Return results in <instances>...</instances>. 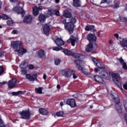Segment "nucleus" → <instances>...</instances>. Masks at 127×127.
I'll return each mask as SVG.
<instances>
[{
	"mask_svg": "<svg viewBox=\"0 0 127 127\" xmlns=\"http://www.w3.org/2000/svg\"><path fill=\"white\" fill-rule=\"evenodd\" d=\"M120 19L121 22H127V18L124 16H120Z\"/></svg>",
	"mask_w": 127,
	"mask_h": 127,
	"instance_id": "34",
	"label": "nucleus"
},
{
	"mask_svg": "<svg viewBox=\"0 0 127 127\" xmlns=\"http://www.w3.org/2000/svg\"><path fill=\"white\" fill-rule=\"evenodd\" d=\"M120 44L121 47L124 48L125 50H127V38L120 39Z\"/></svg>",
	"mask_w": 127,
	"mask_h": 127,
	"instance_id": "10",
	"label": "nucleus"
},
{
	"mask_svg": "<svg viewBox=\"0 0 127 127\" xmlns=\"http://www.w3.org/2000/svg\"><path fill=\"white\" fill-rule=\"evenodd\" d=\"M16 52H18V55H23L24 54H25L26 52H27V50L21 47L18 51H16Z\"/></svg>",
	"mask_w": 127,
	"mask_h": 127,
	"instance_id": "21",
	"label": "nucleus"
},
{
	"mask_svg": "<svg viewBox=\"0 0 127 127\" xmlns=\"http://www.w3.org/2000/svg\"><path fill=\"white\" fill-rule=\"evenodd\" d=\"M42 9V6H40L38 7L37 6H35L33 7V14L35 16H36V15H38L39 13V10H41Z\"/></svg>",
	"mask_w": 127,
	"mask_h": 127,
	"instance_id": "14",
	"label": "nucleus"
},
{
	"mask_svg": "<svg viewBox=\"0 0 127 127\" xmlns=\"http://www.w3.org/2000/svg\"><path fill=\"white\" fill-rule=\"evenodd\" d=\"M72 76L73 79H77L78 78V76L75 74V72H73V71H72Z\"/></svg>",
	"mask_w": 127,
	"mask_h": 127,
	"instance_id": "43",
	"label": "nucleus"
},
{
	"mask_svg": "<svg viewBox=\"0 0 127 127\" xmlns=\"http://www.w3.org/2000/svg\"><path fill=\"white\" fill-rule=\"evenodd\" d=\"M23 6H24V3L21 2L17 6L14 7L12 10L18 14H24L25 11L23 10Z\"/></svg>",
	"mask_w": 127,
	"mask_h": 127,
	"instance_id": "5",
	"label": "nucleus"
},
{
	"mask_svg": "<svg viewBox=\"0 0 127 127\" xmlns=\"http://www.w3.org/2000/svg\"><path fill=\"white\" fill-rule=\"evenodd\" d=\"M43 31L45 34H49L50 32V26L47 24H45L43 26Z\"/></svg>",
	"mask_w": 127,
	"mask_h": 127,
	"instance_id": "18",
	"label": "nucleus"
},
{
	"mask_svg": "<svg viewBox=\"0 0 127 127\" xmlns=\"http://www.w3.org/2000/svg\"><path fill=\"white\" fill-rule=\"evenodd\" d=\"M61 62V61L59 59H56L55 60V65H58L59 64H60V63Z\"/></svg>",
	"mask_w": 127,
	"mask_h": 127,
	"instance_id": "38",
	"label": "nucleus"
},
{
	"mask_svg": "<svg viewBox=\"0 0 127 127\" xmlns=\"http://www.w3.org/2000/svg\"><path fill=\"white\" fill-rule=\"evenodd\" d=\"M93 46L92 44H89L87 46L86 48V52H90V51H92L93 50Z\"/></svg>",
	"mask_w": 127,
	"mask_h": 127,
	"instance_id": "30",
	"label": "nucleus"
},
{
	"mask_svg": "<svg viewBox=\"0 0 127 127\" xmlns=\"http://www.w3.org/2000/svg\"><path fill=\"white\" fill-rule=\"evenodd\" d=\"M46 19V17H45V15L40 14L39 16V20L40 22L43 23L45 22V19Z\"/></svg>",
	"mask_w": 127,
	"mask_h": 127,
	"instance_id": "27",
	"label": "nucleus"
},
{
	"mask_svg": "<svg viewBox=\"0 0 127 127\" xmlns=\"http://www.w3.org/2000/svg\"><path fill=\"white\" fill-rule=\"evenodd\" d=\"M54 14V10L53 9H49L48 12L46 14L47 17H50L51 15H53Z\"/></svg>",
	"mask_w": 127,
	"mask_h": 127,
	"instance_id": "29",
	"label": "nucleus"
},
{
	"mask_svg": "<svg viewBox=\"0 0 127 127\" xmlns=\"http://www.w3.org/2000/svg\"><path fill=\"white\" fill-rule=\"evenodd\" d=\"M111 97L114 102H115V108L117 112L121 114V113H122V109L123 106L120 105V98L119 97V94H118V92L115 90L112 91Z\"/></svg>",
	"mask_w": 127,
	"mask_h": 127,
	"instance_id": "3",
	"label": "nucleus"
},
{
	"mask_svg": "<svg viewBox=\"0 0 127 127\" xmlns=\"http://www.w3.org/2000/svg\"><path fill=\"white\" fill-rule=\"evenodd\" d=\"M60 105H61V107H63V106H64V104H63V102H61Z\"/></svg>",
	"mask_w": 127,
	"mask_h": 127,
	"instance_id": "55",
	"label": "nucleus"
},
{
	"mask_svg": "<svg viewBox=\"0 0 127 127\" xmlns=\"http://www.w3.org/2000/svg\"><path fill=\"white\" fill-rule=\"evenodd\" d=\"M42 90H43V87H39L38 88L35 89V92L37 94H43L42 93Z\"/></svg>",
	"mask_w": 127,
	"mask_h": 127,
	"instance_id": "33",
	"label": "nucleus"
},
{
	"mask_svg": "<svg viewBox=\"0 0 127 127\" xmlns=\"http://www.w3.org/2000/svg\"><path fill=\"white\" fill-rule=\"evenodd\" d=\"M22 45H23V44L22 43V42H21V41H11V47H12V48H13V49H15V51H18V50H19V49L22 47Z\"/></svg>",
	"mask_w": 127,
	"mask_h": 127,
	"instance_id": "6",
	"label": "nucleus"
},
{
	"mask_svg": "<svg viewBox=\"0 0 127 127\" xmlns=\"http://www.w3.org/2000/svg\"><path fill=\"white\" fill-rule=\"evenodd\" d=\"M60 0H55L56 3H59Z\"/></svg>",
	"mask_w": 127,
	"mask_h": 127,
	"instance_id": "54",
	"label": "nucleus"
},
{
	"mask_svg": "<svg viewBox=\"0 0 127 127\" xmlns=\"http://www.w3.org/2000/svg\"><path fill=\"white\" fill-rule=\"evenodd\" d=\"M2 28V27L1 25H0V28Z\"/></svg>",
	"mask_w": 127,
	"mask_h": 127,
	"instance_id": "62",
	"label": "nucleus"
},
{
	"mask_svg": "<svg viewBox=\"0 0 127 127\" xmlns=\"http://www.w3.org/2000/svg\"><path fill=\"white\" fill-rule=\"evenodd\" d=\"M54 12H55V14H56V15H57V16H59L60 15V12L58 10H55Z\"/></svg>",
	"mask_w": 127,
	"mask_h": 127,
	"instance_id": "41",
	"label": "nucleus"
},
{
	"mask_svg": "<svg viewBox=\"0 0 127 127\" xmlns=\"http://www.w3.org/2000/svg\"><path fill=\"white\" fill-rule=\"evenodd\" d=\"M108 0H102L101 2H100V4H102L103 3H105V2H107Z\"/></svg>",
	"mask_w": 127,
	"mask_h": 127,
	"instance_id": "50",
	"label": "nucleus"
},
{
	"mask_svg": "<svg viewBox=\"0 0 127 127\" xmlns=\"http://www.w3.org/2000/svg\"><path fill=\"white\" fill-rule=\"evenodd\" d=\"M41 1H43L44 0H40Z\"/></svg>",
	"mask_w": 127,
	"mask_h": 127,
	"instance_id": "64",
	"label": "nucleus"
},
{
	"mask_svg": "<svg viewBox=\"0 0 127 127\" xmlns=\"http://www.w3.org/2000/svg\"><path fill=\"white\" fill-rule=\"evenodd\" d=\"M55 43L58 46H62V45H64V41L61 39V38H58L55 41Z\"/></svg>",
	"mask_w": 127,
	"mask_h": 127,
	"instance_id": "20",
	"label": "nucleus"
},
{
	"mask_svg": "<svg viewBox=\"0 0 127 127\" xmlns=\"http://www.w3.org/2000/svg\"><path fill=\"white\" fill-rule=\"evenodd\" d=\"M2 17L3 18V19H8V16L4 14L2 15Z\"/></svg>",
	"mask_w": 127,
	"mask_h": 127,
	"instance_id": "44",
	"label": "nucleus"
},
{
	"mask_svg": "<svg viewBox=\"0 0 127 127\" xmlns=\"http://www.w3.org/2000/svg\"><path fill=\"white\" fill-rule=\"evenodd\" d=\"M24 94V92L21 91L11 92V94L12 95V96H18L19 95H23Z\"/></svg>",
	"mask_w": 127,
	"mask_h": 127,
	"instance_id": "31",
	"label": "nucleus"
},
{
	"mask_svg": "<svg viewBox=\"0 0 127 127\" xmlns=\"http://www.w3.org/2000/svg\"><path fill=\"white\" fill-rule=\"evenodd\" d=\"M3 73V67L0 66V75H1Z\"/></svg>",
	"mask_w": 127,
	"mask_h": 127,
	"instance_id": "47",
	"label": "nucleus"
},
{
	"mask_svg": "<svg viewBox=\"0 0 127 127\" xmlns=\"http://www.w3.org/2000/svg\"><path fill=\"white\" fill-rule=\"evenodd\" d=\"M29 69H30V70H32L34 69V66H33V65L32 64H30V65H29Z\"/></svg>",
	"mask_w": 127,
	"mask_h": 127,
	"instance_id": "48",
	"label": "nucleus"
},
{
	"mask_svg": "<svg viewBox=\"0 0 127 127\" xmlns=\"http://www.w3.org/2000/svg\"><path fill=\"white\" fill-rule=\"evenodd\" d=\"M5 54L6 53L4 51H0V58H1V57H3V56L5 55Z\"/></svg>",
	"mask_w": 127,
	"mask_h": 127,
	"instance_id": "39",
	"label": "nucleus"
},
{
	"mask_svg": "<svg viewBox=\"0 0 127 127\" xmlns=\"http://www.w3.org/2000/svg\"><path fill=\"white\" fill-rule=\"evenodd\" d=\"M126 10H127V3L126 5V8H125Z\"/></svg>",
	"mask_w": 127,
	"mask_h": 127,
	"instance_id": "59",
	"label": "nucleus"
},
{
	"mask_svg": "<svg viewBox=\"0 0 127 127\" xmlns=\"http://www.w3.org/2000/svg\"><path fill=\"white\" fill-rule=\"evenodd\" d=\"M94 79L96 82L100 83V84H102V85H105V84H106V82L104 81V79H103V78L99 75L94 76Z\"/></svg>",
	"mask_w": 127,
	"mask_h": 127,
	"instance_id": "13",
	"label": "nucleus"
},
{
	"mask_svg": "<svg viewBox=\"0 0 127 127\" xmlns=\"http://www.w3.org/2000/svg\"><path fill=\"white\" fill-rule=\"evenodd\" d=\"M91 59H92V61L94 62L95 65H96L97 64V63L98 62V60H97V59H96L94 57H92Z\"/></svg>",
	"mask_w": 127,
	"mask_h": 127,
	"instance_id": "40",
	"label": "nucleus"
},
{
	"mask_svg": "<svg viewBox=\"0 0 127 127\" xmlns=\"http://www.w3.org/2000/svg\"><path fill=\"white\" fill-rule=\"evenodd\" d=\"M57 89H60V85L58 84L57 86Z\"/></svg>",
	"mask_w": 127,
	"mask_h": 127,
	"instance_id": "56",
	"label": "nucleus"
},
{
	"mask_svg": "<svg viewBox=\"0 0 127 127\" xmlns=\"http://www.w3.org/2000/svg\"><path fill=\"white\" fill-rule=\"evenodd\" d=\"M17 81L16 78H13L12 80L9 81L8 83V87L10 89H12L14 87V86L16 85Z\"/></svg>",
	"mask_w": 127,
	"mask_h": 127,
	"instance_id": "15",
	"label": "nucleus"
},
{
	"mask_svg": "<svg viewBox=\"0 0 127 127\" xmlns=\"http://www.w3.org/2000/svg\"><path fill=\"white\" fill-rule=\"evenodd\" d=\"M62 73L65 78H70L73 73V70L67 68L63 70Z\"/></svg>",
	"mask_w": 127,
	"mask_h": 127,
	"instance_id": "7",
	"label": "nucleus"
},
{
	"mask_svg": "<svg viewBox=\"0 0 127 127\" xmlns=\"http://www.w3.org/2000/svg\"><path fill=\"white\" fill-rule=\"evenodd\" d=\"M90 109H93V105H91V106H90Z\"/></svg>",
	"mask_w": 127,
	"mask_h": 127,
	"instance_id": "60",
	"label": "nucleus"
},
{
	"mask_svg": "<svg viewBox=\"0 0 127 127\" xmlns=\"http://www.w3.org/2000/svg\"><path fill=\"white\" fill-rule=\"evenodd\" d=\"M73 4L74 6L78 7L81 6V1L80 0H73Z\"/></svg>",
	"mask_w": 127,
	"mask_h": 127,
	"instance_id": "26",
	"label": "nucleus"
},
{
	"mask_svg": "<svg viewBox=\"0 0 127 127\" xmlns=\"http://www.w3.org/2000/svg\"><path fill=\"white\" fill-rule=\"evenodd\" d=\"M18 31L17 30H14L12 31V34H17Z\"/></svg>",
	"mask_w": 127,
	"mask_h": 127,
	"instance_id": "46",
	"label": "nucleus"
},
{
	"mask_svg": "<svg viewBox=\"0 0 127 127\" xmlns=\"http://www.w3.org/2000/svg\"><path fill=\"white\" fill-rule=\"evenodd\" d=\"M12 2H15L17 0H10Z\"/></svg>",
	"mask_w": 127,
	"mask_h": 127,
	"instance_id": "57",
	"label": "nucleus"
},
{
	"mask_svg": "<svg viewBox=\"0 0 127 127\" xmlns=\"http://www.w3.org/2000/svg\"><path fill=\"white\" fill-rule=\"evenodd\" d=\"M98 36H100V32H98Z\"/></svg>",
	"mask_w": 127,
	"mask_h": 127,
	"instance_id": "61",
	"label": "nucleus"
},
{
	"mask_svg": "<svg viewBox=\"0 0 127 127\" xmlns=\"http://www.w3.org/2000/svg\"><path fill=\"white\" fill-rule=\"evenodd\" d=\"M67 20L65 19L63 21V23L64 25L65 29L68 30L70 34L73 33L74 30V24L76 23L77 17H72L71 19H68V22H66Z\"/></svg>",
	"mask_w": 127,
	"mask_h": 127,
	"instance_id": "4",
	"label": "nucleus"
},
{
	"mask_svg": "<svg viewBox=\"0 0 127 127\" xmlns=\"http://www.w3.org/2000/svg\"><path fill=\"white\" fill-rule=\"evenodd\" d=\"M28 66V64L27 62H23L20 64V67L21 69H25Z\"/></svg>",
	"mask_w": 127,
	"mask_h": 127,
	"instance_id": "28",
	"label": "nucleus"
},
{
	"mask_svg": "<svg viewBox=\"0 0 127 127\" xmlns=\"http://www.w3.org/2000/svg\"><path fill=\"white\" fill-rule=\"evenodd\" d=\"M63 52H64L65 55H67V56H73L76 59L74 60V63L76 64V68H78L85 75H88L89 74L87 72V70L84 68V67H82L84 66V64H85V62L82 61V60L84 58V56L77 53L74 54L72 51L66 49H63Z\"/></svg>",
	"mask_w": 127,
	"mask_h": 127,
	"instance_id": "1",
	"label": "nucleus"
},
{
	"mask_svg": "<svg viewBox=\"0 0 127 127\" xmlns=\"http://www.w3.org/2000/svg\"><path fill=\"white\" fill-rule=\"evenodd\" d=\"M57 117H66V114L63 111H60L56 113Z\"/></svg>",
	"mask_w": 127,
	"mask_h": 127,
	"instance_id": "32",
	"label": "nucleus"
},
{
	"mask_svg": "<svg viewBox=\"0 0 127 127\" xmlns=\"http://www.w3.org/2000/svg\"><path fill=\"white\" fill-rule=\"evenodd\" d=\"M46 78H47V76H46V74H44V75H43L44 80H46Z\"/></svg>",
	"mask_w": 127,
	"mask_h": 127,
	"instance_id": "52",
	"label": "nucleus"
},
{
	"mask_svg": "<svg viewBox=\"0 0 127 127\" xmlns=\"http://www.w3.org/2000/svg\"><path fill=\"white\" fill-rule=\"evenodd\" d=\"M31 20H32V16L29 15L25 17L23 20V22L24 23H29V22H30Z\"/></svg>",
	"mask_w": 127,
	"mask_h": 127,
	"instance_id": "22",
	"label": "nucleus"
},
{
	"mask_svg": "<svg viewBox=\"0 0 127 127\" xmlns=\"http://www.w3.org/2000/svg\"><path fill=\"white\" fill-rule=\"evenodd\" d=\"M7 83L6 81H3V82H0V86H2L3 85H5V84H6Z\"/></svg>",
	"mask_w": 127,
	"mask_h": 127,
	"instance_id": "49",
	"label": "nucleus"
},
{
	"mask_svg": "<svg viewBox=\"0 0 127 127\" xmlns=\"http://www.w3.org/2000/svg\"><path fill=\"white\" fill-rule=\"evenodd\" d=\"M37 55L40 59L45 60L46 59V53L43 50H40L37 52Z\"/></svg>",
	"mask_w": 127,
	"mask_h": 127,
	"instance_id": "9",
	"label": "nucleus"
},
{
	"mask_svg": "<svg viewBox=\"0 0 127 127\" xmlns=\"http://www.w3.org/2000/svg\"><path fill=\"white\" fill-rule=\"evenodd\" d=\"M7 24L9 26H11L13 25V22L12 21L11 19H9V20H8L7 21Z\"/></svg>",
	"mask_w": 127,
	"mask_h": 127,
	"instance_id": "36",
	"label": "nucleus"
},
{
	"mask_svg": "<svg viewBox=\"0 0 127 127\" xmlns=\"http://www.w3.org/2000/svg\"><path fill=\"white\" fill-rule=\"evenodd\" d=\"M66 104L70 106L71 108H75L77 107V104H76V101L74 99H68L66 100Z\"/></svg>",
	"mask_w": 127,
	"mask_h": 127,
	"instance_id": "11",
	"label": "nucleus"
},
{
	"mask_svg": "<svg viewBox=\"0 0 127 127\" xmlns=\"http://www.w3.org/2000/svg\"><path fill=\"white\" fill-rule=\"evenodd\" d=\"M22 75H26L27 74V70H23L21 71Z\"/></svg>",
	"mask_w": 127,
	"mask_h": 127,
	"instance_id": "45",
	"label": "nucleus"
},
{
	"mask_svg": "<svg viewBox=\"0 0 127 127\" xmlns=\"http://www.w3.org/2000/svg\"><path fill=\"white\" fill-rule=\"evenodd\" d=\"M26 77L30 82H33L34 81H36L37 78V75L33 74L31 75L30 74H27Z\"/></svg>",
	"mask_w": 127,
	"mask_h": 127,
	"instance_id": "12",
	"label": "nucleus"
},
{
	"mask_svg": "<svg viewBox=\"0 0 127 127\" xmlns=\"http://www.w3.org/2000/svg\"><path fill=\"white\" fill-rule=\"evenodd\" d=\"M64 16V17H66V18H70V17H71L72 14H71V12H70L67 10H64V13H63Z\"/></svg>",
	"mask_w": 127,
	"mask_h": 127,
	"instance_id": "23",
	"label": "nucleus"
},
{
	"mask_svg": "<svg viewBox=\"0 0 127 127\" xmlns=\"http://www.w3.org/2000/svg\"><path fill=\"white\" fill-rule=\"evenodd\" d=\"M112 43H113V41L110 40V41H109V44H112Z\"/></svg>",
	"mask_w": 127,
	"mask_h": 127,
	"instance_id": "58",
	"label": "nucleus"
},
{
	"mask_svg": "<svg viewBox=\"0 0 127 127\" xmlns=\"http://www.w3.org/2000/svg\"><path fill=\"white\" fill-rule=\"evenodd\" d=\"M117 61H119L121 64H122L123 68L124 69V70H127V63L125 62L124 59H123L122 58H120L119 59H117Z\"/></svg>",
	"mask_w": 127,
	"mask_h": 127,
	"instance_id": "19",
	"label": "nucleus"
},
{
	"mask_svg": "<svg viewBox=\"0 0 127 127\" xmlns=\"http://www.w3.org/2000/svg\"><path fill=\"white\" fill-rule=\"evenodd\" d=\"M0 127H5L4 125H3V122L1 120V118L0 117Z\"/></svg>",
	"mask_w": 127,
	"mask_h": 127,
	"instance_id": "42",
	"label": "nucleus"
},
{
	"mask_svg": "<svg viewBox=\"0 0 127 127\" xmlns=\"http://www.w3.org/2000/svg\"><path fill=\"white\" fill-rule=\"evenodd\" d=\"M99 75L105 80H110L112 76L113 81L115 84H116V86H117L119 89H121V90H123L122 84L120 82V81H121V76L119 73H116L111 74L107 72L106 71H102L99 73Z\"/></svg>",
	"mask_w": 127,
	"mask_h": 127,
	"instance_id": "2",
	"label": "nucleus"
},
{
	"mask_svg": "<svg viewBox=\"0 0 127 127\" xmlns=\"http://www.w3.org/2000/svg\"><path fill=\"white\" fill-rule=\"evenodd\" d=\"M52 49L54 51H59V50H62V47L58 48L57 47H54Z\"/></svg>",
	"mask_w": 127,
	"mask_h": 127,
	"instance_id": "37",
	"label": "nucleus"
},
{
	"mask_svg": "<svg viewBox=\"0 0 127 127\" xmlns=\"http://www.w3.org/2000/svg\"><path fill=\"white\" fill-rule=\"evenodd\" d=\"M95 65L96 66H97V67L98 68H100V69L104 68V64H102L99 62Z\"/></svg>",
	"mask_w": 127,
	"mask_h": 127,
	"instance_id": "35",
	"label": "nucleus"
},
{
	"mask_svg": "<svg viewBox=\"0 0 127 127\" xmlns=\"http://www.w3.org/2000/svg\"><path fill=\"white\" fill-rule=\"evenodd\" d=\"M77 41V38L73 36H70V38L67 40V43H71L72 46H75V42Z\"/></svg>",
	"mask_w": 127,
	"mask_h": 127,
	"instance_id": "17",
	"label": "nucleus"
},
{
	"mask_svg": "<svg viewBox=\"0 0 127 127\" xmlns=\"http://www.w3.org/2000/svg\"><path fill=\"white\" fill-rule=\"evenodd\" d=\"M1 18V16L0 15V19Z\"/></svg>",
	"mask_w": 127,
	"mask_h": 127,
	"instance_id": "63",
	"label": "nucleus"
},
{
	"mask_svg": "<svg viewBox=\"0 0 127 127\" xmlns=\"http://www.w3.org/2000/svg\"><path fill=\"white\" fill-rule=\"evenodd\" d=\"M114 36H115V37H116L117 39H119V34H115Z\"/></svg>",
	"mask_w": 127,
	"mask_h": 127,
	"instance_id": "51",
	"label": "nucleus"
},
{
	"mask_svg": "<svg viewBox=\"0 0 127 127\" xmlns=\"http://www.w3.org/2000/svg\"><path fill=\"white\" fill-rule=\"evenodd\" d=\"M39 112L41 115H43L44 116L48 115V111L44 108H40L39 110Z\"/></svg>",
	"mask_w": 127,
	"mask_h": 127,
	"instance_id": "24",
	"label": "nucleus"
},
{
	"mask_svg": "<svg viewBox=\"0 0 127 127\" xmlns=\"http://www.w3.org/2000/svg\"><path fill=\"white\" fill-rule=\"evenodd\" d=\"M19 114L21 116V119L29 120V118H30V113L28 111L20 112Z\"/></svg>",
	"mask_w": 127,
	"mask_h": 127,
	"instance_id": "8",
	"label": "nucleus"
},
{
	"mask_svg": "<svg viewBox=\"0 0 127 127\" xmlns=\"http://www.w3.org/2000/svg\"><path fill=\"white\" fill-rule=\"evenodd\" d=\"M98 68H95L94 69V72H95V73H98Z\"/></svg>",
	"mask_w": 127,
	"mask_h": 127,
	"instance_id": "53",
	"label": "nucleus"
},
{
	"mask_svg": "<svg viewBox=\"0 0 127 127\" xmlns=\"http://www.w3.org/2000/svg\"><path fill=\"white\" fill-rule=\"evenodd\" d=\"M87 38L90 42H95L96 40H97V37L92 34H89L87 36Z\"/></svg>",
	"mask_w": 127,
	"mask_h": 127,
	"instance_id": "16",
	"label": "nucleus"
},
{
	"mask_svg": "<svg viewBox=\"0 0 127 127\" xmlns=\"http://www.w3.org/2000/svg\"><path fill=\"white\" fill-rule=\"evenodd\" d=\"M85 30L86 31H91V30L96 31V30L95 29V26L94 25L86 26Z\"/></svg>",
	"mask_w": 127,
	"mask_h": 127,
	"instance_id": "25",
	"label": "nucleus"
}]
</instances>
